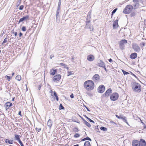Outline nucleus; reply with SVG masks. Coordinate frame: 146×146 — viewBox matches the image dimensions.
Returning a JSON list of instances; mask_svg holds the SVG:
<instances>
[{
	"label": "nucleus",
	"mask_w": 146,
	"mask_h": 146,
	"mask_svg": "<svg viewBox=\"0 0 146 146\" xmlns=\"http://www.w3.org/2000/svg\"><path fill=\"white\" fill-rule=\"evenodd\" d=\"M84 86L86 89L88 91L93 90L94 87V84L93 82L91 80H88L85 81Z\"/></svg>",
	"instance_id": "1"
},
{
	"label": "nucleus",
	"mask_w": 146,
	"mask_h": 146,
	"mask_svg": "<svg viewBox=\"0 0 146 146\" xmlns=\"http://www.w3.org/2000/svg\"><path fill=\"white\" fill-rule=\"evenodd\" d=\"M132 84V87L134 92L139 93L141 91V87L139 84L136 82H133Z\"/></svg>",
	"instance_id": "2"
},
{
	"label": "nucleus",
	"mask_w": 146,
	"mask_h": 146,
	"mask_svg": "<svg viewBox=\"0 0 146 146\" xmlns=\"http://www.w3.org/2000/svg\"><path fill=\"white\" fill-rule=\"evenodd\" d=\"M133 9H134V7L133 6L131 5H128L124 9L123 12L125 14H129Z\"/></svg>",
	"instance_id": "3"
},
{
	"label": "nucleus",
	"mask_w": 146,
	"mask_h": 146,
	"mask_svg": "<svg viewBox=\"0 0 146 146\" xmlns=\"http://www.w3.org/2000/svg\"><path fill=\"white\" fill-rule=\"evenodd\" d=\"M127 43V41L125 39H123L119 42V46L122 50L125 48V44Z\"/></svg>",
	"instance_id": "4"
},
{
	"label": "nucleus",
	"mask_w": 146,
	"mask_h": 146,
	"mask_svg": "<svg viewBox=\"0 0 146 146\" xmlns=\"http://www.w3.org/2000/svg\"><path fill=\"white\" fill-rule=\"evenodd\" d=\"M119 97V95L117 93H113L110 96V100L113 101H115L117 100Z\"/></svg>",
	"instance_id": "5"
},
{
	"label": "nucleus",
	"mask_w": 146,
	"mask_h": 146,
	"mask_svg": "<svg viewBox=\"0 0 146 146\" xmlns=\"http://www.w3.org/2000/svg\"><path fill=\"white\" fill-rule=\"evenodd\" d=\"M132 47L135 52H139L141 50L140 48L138 45L134 43L132 44Z\"/></svg>",
	"instance_id": "6"
},
{
	"label": "nucleus",
	"mask_w": 146,
	"mask_h": 146,
	"mask_svg": "<svg viewBox=\"0 0 146 146\" xmlns=\"http://www.w3.org/2000/svg\"><path fill=\"white\" fill-rule=\"evenodd\" d=\"M105 87L103 85H100L98 88V92L100 93H103L105 91Z\"/></svg>",
	"instance_id": "7"
},
{
	"label": "nucleus",
	"mask_w": 146,
	"mask_h": 146,
	"mask_svg": "<svg viewBox=\"0 0 146 146\" xmlns=\"http://www.w3.org/2000/svg\"><path fill=\"white\" fill-rule=\"evenodd\" d=\"M29 15H27L23 17L22 18H21L18 21V24H19L20 23L23 22L24 21H27L29 19Z\"/></svg>",
	"instance_id": "8"
},
{
	"label": "nucleus",
	"mask_w": 146,
	"mask_h": 146,
	"mask_svg": "<svg viewBox=\"0 0 146 146\" xmlns=\"http://www.w3.org/2000/svg\"><path fill=\"white\" fill-rule=\"evenodd\" d=\"M112 92V91L111 89L110 88H109L106 90L105 93L103 94V96L105 97H108Z\"/></svg>",
	"instance_id": "9"
},
{
	"label": "nucleus",
	"mask_w": 146,
	"mask_h": 146,
	"mask_svg": "<svg viewBox=\"0 0 146 146\" xmlns=\"http://www.w3.org/2000/svg\"><path fill=\"white\" fill-rule=\"evenodd\" d=\"M139 0H133V1L134 3V4L133 5L134 7V9L137 8L139 5Z\"/></svg>",
	"instance_id": "10"
},
{
	"label": "nucleus",
	"mask_w": 146,
	"mask_h": 146,
	"mask_svg": "<svg viewBox=\"0 0 146 146\" xmlns=\"http://www.w3.org/2000/svg\"><path fill=\"white\" fill-rule=\"evenodd\" d=\"M61 78V76L60 74L55 76L53 78V80L54 82H57L59 81Z\"/></svg>",
	"instance_id": "11"
},
{
	"label": "nucleus",
	"mask_w": 146,
	"mask_h": 146,
	"mask_svg": "<svg viewBox=\"0 0 146 146\" xmlns=\"http://www.w3.org/2000/svg\"><path fill=\"white\" fill-rule=\"evenodd\" d=\"M13 105V104L9 102H7L5 103L4 105V106L6 110H7L10 107H11Z\"/></svg>",
	"instance_id": "12"
},
{
	"label": "nucleus",
	"mask_w": 146,
	"mask_h": 146,
	"mask_svg": "<svg viewBox=\"0 0 146 146\" xmlns=\"http://www.w3.org/2000/svg\"><path fill=\"white\" fill-rule=\"evenodd\" d=\"M100 79L99 75L98 74H95L92 77V80L95 82H97Z\"/></svg>",
	"instance_id": "13"
},
{
	"label": "nucleus",
	"mask_w": 146,
	"mask_h": 146,
	"mask_svg": "<svg viewBox=\"0 0 146 146\" xmlns=\"http://www.w3.org/2000/svg\"><path fill=\"white\" fill-rule=\"evenodd\" d=\"M118 22V20H116L113 22V29H116L117 27H119Z\"/></svg>",
	"instance_id": "14"
},
{
	"label": "nucleus",
	"mask_w": 146,
	"mask_h": 146,
	"mask_svg": "<svg viewBox=\"0 0 146 146\" xmlns=\"http://www.w3.org/2000/svg\"><path fill=\"white\" fill-rule=\"evenodd\" d=\"M133 146H140L139 142L137 140H134L132 142Z\"/></svg>",
	"instance_id": "15"
},
{
	"label": "nucleus",
	"mask_w": 146,
	"mask_h": 146,
	"mask_svg": "<svg viewBox=\"0 0 146 146\" xmlns=\"http://www.w3.org/2000/svg\"><path fill=\"white\" fill-rule=\"evenodd\" d=\"M139 142L140 146H146V142L144 139H141Z\"/></svg>",
	"instance_id": "16"
},
{
	"label": "nucleus",
	"mask_w": 146,
	"mask_h": 146,
	"mask_svg": "<svg viewBox=\"0 0 146 146\" xmlns=\"http://www.w3.org/2000/svg\"><path fill=\"white\" fill-rule=\"evenodd\" d=\"M95 58L94 56L90 54L87 56V59L90 61H92L94 60Z\"/></svg>",
	"instance_id": "17"
},
{
	"label": "nucleus",
	"mask_w": 146,
	"mask_h": 146,
	"mask_svg": "<svg viewBox=\"0 0 146 146\" xmlns=\"http://www.w3.org/2000/svg\"><path fill=\"white\" fill-rule=\"evenodd\" d=\"M21 137V136L20 135L17 134H15V137L13 138L15 140H17L19 142L21 141L20 139Z\"/></svg>",
	"instance_id": "18"
},
{
	"label": "nucleus",
	"mask_w": 146,
	"mask_h": 146,
	"mask_svg": "<svg viewBox=\"0 0 146 146\" xmlns=\"http://www.w3.org/2000/svg\"><path fill=\"white\" fill-rule=\"evenodd\" d=\"M53 94H51V96L53 97V96H54L55 97V99L57 101H58L59 100V98L57 96V94L56 92L55 91H54L53 92ZM54 99H55V98H54Z\"/></svg>",
	"instance_id": "19"
},
{
	"label": "nucleus",
	"mask_w": 146,
	"mask_h": 146,
	"mask_svg": "<svg viewBox=\"0 0 146 146\" xmlns=\"http://www.w3.org/2000/svg\"><path fill=\"white\" fill-rule=\"evenodd\" d=\"M137 56V54L135 52L131 54L130 55V58L131 59H135Z\"/></svg>",
	"instance_id": "20"
},
{
	"label": "nucleus",
	"mask_w": 146,
	"mask_h": 146,
	"mask_svg": "<svg viewBox=\"0 0 146 146\" xmlns=\"http://www.w3.org/2000/svg\"><path fill=\"white\" fill-rule=\"evenodd\" d=\"M52 124V120L49 119L47 123V125L50 128Z\"/></svg>",
	"instance_id": "21"
},
{
	"label": "nucleus",
	"mask_w": 146,
	"mask_h": 146,
	"mask_svg": "<svg viewBox=\"0 0 146 146\" xmlns=\"http://www.w3.org/2000/svg\"><path fill=\"white\" fill-rule=\"evenodd\" d=\"M57 72V70L56 69H54L51 70L50 71V74L52 75H54L56 72Z\"/></svg>",
	"instance_id": "22"
},
{
	"label": "nucleus",
	"mask_w": 146,
	"mask_h": 146,
	"mask_svg": "<svg viewBox=\"0 0 146 146\" xmlns=\"http://www.w3.org/2000/svg\"><path fill=\"white\" fill-rule=\"evenodd\" d=\"M98 66L99 67H102L106 65L104 62L101 60H100L99 62L98 63Z\"/></svg>",
	"instance_id": "23"
},
{
	"label": "nucleus",
	"mask_w": 146,
	"mask_h": 146,
	"mask_svg": "<svg viewBox=\"0 0 146 146\" xmlns=\"http://www.w3.org/2000/svg\"><path fill=\"white\" fill-rule=\"evenodd\" d=\"M5 142L6 143H8L9 144H12L14 142L13 140H9L8 139H6L5 140Z\"/></svg>",
	"instance_id": "24"
},
{
	"label": "nucleus",
	"mask_w": 146,
	"mask_h": 146,
	"mask_svg": "<svg viewBox=\"0 0 146 146\" xmlns=\"http://www.w3.org/2000/svg\"><path fill=\"white\" fill-rule=\"evenodd\" d=\"M84 146H91L90 142L88 141H86L84 143Z\"/></svg>",
	"instance_id": "25"
},
{
	"label": "nucleus",
	"mask_w": 146,
	"mask_h": 146,
	"mask_svg": "<svg viewBox=\"0 0 146 146\" xmlns=\"http://www.w3.org/2000/svg\"><path fill=\"white\" fill-rule=\"evenodd\" d=\"M84 116L86 117V119H87L88 120H89L91 122L93 123H94V121L92 120L91 119H90L86 115H84Z\"/></svg>",
	"instance_id": "26"
},
{
	"label": "nucleus",
	"mask_w": 146,
	"mask_h": 146,
	"mask_svg": "<svg viewBox=\"0 0 146 146\" xmlns=\"http://www.w3.org/2000/svg\"><path fill=\"white\" fill-rule=\"evenodd\" d=\"M86 140H89L91 141H92L91 139L89 137H86L82 139V141H84Z\"/></svg>",
	"instance_id": "27"
},
{
	"label": "nucleus",
	"mask_w": 146,
	"mask_h": 146,
	"mask_svg": "<svg viewBox=\"0 0 146 146\" xmlns=\"http://www.w3.org/2000/svg\"><path fill=\"white\" fill-rule=\"evenodd\" d=\"M122 119L123 120V121L125 122L127 124H128V122L127 121L126 118V117L124 116L123 117H122L121 119Z\"/></svg>",
	"instance_id": "28"
},
{
	"label": "nucleus",
	"mask_w": 146,
	"mask_h": 146,
	"mask_svg": "<svg viewBox=\"0 0 146 146\" xmlns=\"http://www.w3.org/2000/svg\"><path fill=\"white\" fill-rule=\"evenodd\" d=\"M86 25L85 27V28L86 29H88L90 26L91 25L90 24V23H86Z\"/></svg>",
	"instance_id": "29"
},
{
	"label": "nucleus",
	"mask_w": 146,
	"mask_h": 146,
	"mask_svg": "<svg viewBox=\"0 0 146 146\" xmlns=\"http://www.w3.org/2000/svg\"><path fill=\"white\" fill-rule=\"evenodd\" d=\"M91 19V17H87L86 23H90V21H90Z\"/></svg>",
	"instance_id": "30"
},
{
	"label": "nucleus",
	"mask_w": 146,
	"mask_h": 146,
	"mask_svg": "<svg viewBox=\"0 0 146 146\" xmlns=\"http://www.w3.org/2000/svg\"><path fill=\"white\" fill-rule=\"evenodd\" d=\"M15 79L18 81H20V80L21 79V76L19 75H17L16 76Z\"/></svg>",
	"instance_id": "31"
},
{
	"label": "nucleus",
	"mask_w": 146,
	"mask_h": 146,
	"mask_svg": "<svg viewBox=\"0 0 146 146\" xmlns=\"http://www.w3.org/2000/svg\"><path fill=\"white\" fill-rule=\"evenodd\" d=\"M100 129L101 130L104 131H106L107 130V129L106 128L103 126L101 127Z\"/></svg>",
	"instance_id": "32"
},
{
	"label": "nucleus",
	"mask_w": 146,
	"mask_h": 146,
	"mask_svg": "<svg viewBox=\"0 0 146 146\" xmlns=\"http://www.w3.org/2000/svg\"><path fill=\"white\" fill-rule=\"evenodd\" d=\"M84 123L88 127H90L91 126V125L89 123L87 122V121H85Z\"/></svg>",
	"instance_id": "33"
},
{
	"label": "nucleus",
	"mask_w": 146,
	"mask_h": 146,
	"mask_svg": "<svg viewBox=\"0 0 146 146\" xmlns=\"http://www.w3.org/2000/svg\"><path fill=\"white\" fill-rule=\"evenodd\" d=\"M64 108L63 107V106H62V104H60L59 105V109L60 110H64Z\"/></svg>",
	"instance_id": "34"
},
{
	"label": "nucleus",
	"mask_w": 146,
	"mask_h": 146,
	"mask_svg": "<svg viewBox=\"0 0 146 146\" xmlns=\"http://www.w3.org/2000/svg\"><path fill=\"white\" fill-rule=\"evenodd\" d=\"M136 15V13L134 12H132L130 14V15L131 17H134V16H135Z\"/></svg>",
	"instance_id": "35"
},
{
	"label": "nucleus",
	"mask_w": 146,
	"mask_h": 146,
	"mask_svg": "<svg viewBox=\"0 0 146 146\" xmlns=\"http://www.w3.org/2000/svg\"><path fill=\"white\" fill-rule=\"evenodd\" d=\"M73 131L76 133L79 131V130L77 127H75L73 129Z\"/></svg>",
	"instance_id": "36"
},
{
	"label": "nucleus",
	"mask_w": 146,
	"mask_h": 146,
	"mask_svg": "<svg viewBox=\"0 0 146 146\" xmlns=\"http://www.w3.org/2000/svg\"><path fill=\"white\" fill-rule=\"evenodd\" d=\"M117 8H116L114 9L113 10V11H112V12L111 13V16H113V14L115 13V12H116V11H117Z\"/></svg>",
	"instance_id": "37"
},
{
	"label": "nucleus",
	"mask_w": 146,
	"mask_h": 146,
	"mask_svg": "<svg viewBox=\"0 0 146 146\" xmlns=\"http://www.w3.org/2000/svg\"><path fill=\"white\" fill-rule=\"evenodd\" d=\"M140 45L141 48H143L145 45V42H142L140 43Z\"/></svg>",
	"instance_id": "38"
},
{
	"label": "nucleus",
	"mask_w": 146,
	"mask_h": 146,
	"mask_svg": "<svg viewBox=\"0 0 146 146\" xmlns=\"http://www.w3.org/2000/svg\"><path fill=\"white\" fill-rule=\"evenodd\" d=\"M80 136V135L78 133H76L74 136V137L77 138Z\"/></svg>",
	"instance_id": "39"
},
{
	"label": "nucleus",
	"mask_w": 146,
	"mask_h": 146,
	"mask_svg": "<svg viewBox=\"0 0 146 146\" xmlns=\"http://www.w3.org/2000/svg\"><path fill=\"white\" fill-rule=\"evenodd\" d=\"M59 64L60 65H61V66L63 67L64 68H66V66H67V65H66L65 64H64L63 63H60Z\"/></svg>",
	"instance_id": "40"
},
{
	"label": "nucleus",
	"mask_w": 146,
	"mask_h": 146,
	"mask_svg": "<svg viewBox=\"0 0 146 146\" xmlns=\"http://www.w3.org/2000/svg\"><path fill=\"white\" fill-rule=\"evenodd\" d=\"M88 29H90V31H92L94 29V27L92 25H91L90 26Z\"/></svg>",
	"instance_id": "41"
},
{
	"label": "nucleus",
	"mask_w": 146,
	"mask_h": 146,
	"mask_svg": "<svg viewBox=\"0 0 146 146\" xmlns=\"http://www.w3.org/2000/svg\"><path fill=\"white\" fill-rule=\"evenodd\" d=\"M122 72H123V74H124V75H127L129 74V73H128L123 70H122Z\"/></svg>",
	"instance_id": "42"
},
{
	"label": "nucleus",
	"mask_w": 146,
	"mask_h": 146,
	"mask_svg": "<svg viewBox=\"0 0 146 146\" xmlns=\"http://www.w3.org/2000/svg\"><path fill=\"white\" fill-rule=\"evenodd\" d=\"M21 30L23 31H25L26 30V27L25 26H23L21 28Z\"/></svg>",
	"instance_id": "43"
},
{
	"label": "nucleus",
	"mask_w": 146,
	"mask_h": 146,
	"mask_svg": "<svg viewBox=\"0 0 146 146\" xmlns=\"http://www.w3.org/2000/svg\"><path fill=\"white\" fill-rule=\"evenodd\" d=\"M110 123L112 125H116L117 124L113 121H110Z\"/></svg>",
	"instance_id": "44"
},
{
	"label": "nucleus",
	"mask_w": 146,
	"mask_h": 146,
	"mask_svg": "<svg viewBox=\"0 0 146 146\" xmlns=\"http://www.w3.org/2000/svg\"><path fill=\"white\" fill-rule=\"evenodd\" d=\"M73 72L70 71L69 72L68 71V76H70L73 73H72Z\"/></svg>",
	"instance_id": "45"
},
{
	"label": "nucleus",
	"mask_w": 146,
	"mask_h": 146,
	"mask_svg": "<svg viewBox=\"0 0 146 146\" xmlns=\"http://www.w3.org/2000/svg\"><path fill=\"white\" fill-rule=\"evenodd\" d=\"M92 11H90L88 13L87 17H91V15Z\"/></svg>",
	"instance_id": "46"
},
{
	"label": "nucleus",
	"mask_w": 146,
	"mask_h": 146,
	"mask_svg": "<svg viewBox=\"0 0 146 146\" xmlns=\"http://www.w3.org/2000/svg\"><path fill=\"white\" fill-rule=\"evenodd\" d=\"M7 38H5L4 39L3 41L2 44H4L5 43H6L7 41Z\"/></svg>",
	"instance_id": "47"
},
{
	"label": "nucleus",
	"mask_w": 146,
	"mask_h": 146,
	"mask_svg": "<svg viewBox=\"0 0 146 146\" xmlns=\"http://www.w3.org/2000/svg\"><path fill=\"white\" fill-rule=\"evenodd\" d=\"M24 7V6L23 5H21L19 7V9L20 10H22L23 9Z\"/></svg>",
	"instance_id": "48"
},
{
	"label": "nucleus",
	"mask_w": 146,
	"mask_h": 146,
	"mask_svg": "<svg viewBox=\"0 0 146 146\" xmlns=\"http://www.w3.org/2000/svg\"><path fill=\"white\" fill-rule=\"evenodd\" d=\"M35 129L36 131H37L38 132H40V130H41V128H37V127H36L35 128Z\"/></svg>",
	"instance_id": "49"
},
{
	"label": "nucleus",
	"mask_w": 146,
	"mask_h": 146,
	"mask_svg": "<svg viewBox=\"0 0 146 146\" xmlns=\"http://www.w3.org/2000/svg\"><path fill=\"white\" fill-rule=\"evenodd\" d=\"M60 11H56V17H57L58 16H59V13Z\"/></svg>",
	"instance_id": "50"
},
{
	"label": "nucleus",
	"mask_w": 146,
	"mask_h": 146,
	"mask_svg": "<svg viewBox=\"0 0 146 146\" xmlns=\"http://www.w3.org/2000/svg\"><path fill=\"white\" fill-rule=\"evenodd\" d=\"M6 77H7V78L8 79V80L9 81L10 80V79H11V76H5Z\"/></svg>",
	"instance_id": "51"
},
{
	"label": "nucleus",
	"mask_w": 146,
	"mask_h": 146,
	"mask_svg": "<svg viewBox=\"0 0 146 146\" xmlns=\"http://www.w3.org/2000/svg\"><path fill=\"white\" fill-rule=\"evenodd\" d=\"M61 4V0H59L58 5V6L60 7Z\"/></svg>",
	"instance_id": "52"
},
{
	"label": "nucleus",
	"mask_w": 146,
	"mask_h": 146,
	"mask_svg": "<svg viewBox=\"0 0 146 146\" xmlns=\"http://www.w3.org/2000/svg\"><path fill=\"white\" fill-rule=\"evenodd\" d=\"M19 143L20 144L21 146H24V145L22 142V141H20L19 142Z\"/></svg>",
	"instance_id": "53"
},
{
	"label": "nucleus",
	"mask_w": 146,
	"mask_h": 146,
	"mask_svg": "<svg viewBox=\"0 0 146 146\" xmlns=\"http://www.w3.org/2000/svg\"><path fill=\"white\" fill-rule=\"evenodd\" d=\"M12 33L14 34V35H15V38H16V36H17V32H13Z\"/></svg>",
	"instance_id": "54"
},
{
	"label": "nucleus",
	"mask_w": 146,
	"mask_h": 146,
	"mask_svg": "<svg viewBox=\"0 0 146 146\" xmlns=\"http://www.w3.org/2000/svg\"><path fill=\"white\" fill-rule=\"evenodd\" d=\"M115 115L117 118H118V119H121L122 117L121 116H119L118 115H116V114Z\"/></svg>",
	"instance_id": "55"
},
{
	"label": "nucleus",
	"mask_w": 146,
	"mask_h": 146,
	"mask_svg": "<svg viewBox=\"0 0 146 146\" xmlns=\"http://www.w3.org/2000/svg\"><path fill=\"white\" fill-rule=\"evenodd\" d=\"M42 86V85L41 84H40L38 86V90H40V89L41 88Z\"/></svg>",
	"instance_id": "56"
},
{
	"label": "nucleus",
	"mask_w": 146,
	"mask_h": 146,
	"mask_svg": "<svg viewBox=\"0 0 146 146\" xmlns=\"http://www.w3.org/2000/svg\"><path fill=\"white\" fill-rule=\"evenodd\" d=\"M70 97L71 98H74V94H73L72 93L70 95Z\"/></svg>",
	"instance_id": "57"
},
{
	"label": "nucleus",
	"mask_w": 146,
	"mask_h": 146,
	"mask_svg": "<svg viewBox=\"0 0 146 146\" xmlns=\"http://www.w3.org/2000/svg\"><path fill=\"white\" fill-rule=\"evenodd\" d=\"M60 7L58 6L57 11H60Z\"/></svg>",
	"instance_id": "58"
},
{
	"label": "nucleus",
	"mask_w": 146,
	"mask_h": 146,
	"mask_svg": "<svg viewBox=\"0 0 146 146\" xmlns=\"http://www.w3.org/2000/svg\"><path fill=\"white\" fill-rule=\"evenodd\" d=\"M21 111H19L18 113V115H20L21 116H22V115L21 114Z\"/></svg>",
	"instance_id": "59"
},
{
	"label": "nucleus",
	"mask_w": 146,
	"mask_h": 146,
	"mask_svg": "<svg viewBox=\"0 0 146 146\" xmlns=\"http://www.w3.org/2000/svg\"><path fill=\"white\" fill-rule=\"evenodd\" d=\"M102 68H103L106 72L107 71V69L106 68V65L102 67Z\"/></svg>",
	"instance_id": "60"
},
{
	"label": "nucleus",
	"mask_w": 146,
	"mask_h": 146,
	"mask_svg": "<svg viewBox=\"0 0 146 146\" xmlns=\"http://www.w3.org/2000/svg\"><path fill=\"white\" fill-rule=\"evenodd\" d=\"M109 61L110 62H113V60L111 58H110L108 59Z\"/></svg>",
	"instance_id": "61"
},
{
	"label": "nucleus",
	"mask_w": 146,
	"mask_h": 146,
	"mask_svg": "<svg viewBox=\"0 0 146 146\" xmlns=\"http://www.w3.org/2000/svg\"><path fill=\"white\" fill-rule=\"evenodd\" d=\"M23 35V33H22L20 32L19 34V37H21Z\"/></svg>",
	"instance_id": "62"
},
{
	"label": "nucleus",
	"mask_w": 146,
	"mask_h": 146,
	"mask_svg": "<svg viewBox=\"0 0 146 146\" xmlns=\"http://www.w3.org/2000/svg\"><path fill=\"white\" fill-rule=\"evenodd\" d=\"M85 108H86V110H87L88 111H90V110L88 109V108L86 106H85Z\"/></svg>",
	"instance_id": "63"
},
{
	"label": "nucleus",
	"mask_w": 146,
	"mask_h": 146,
	"mask_svg": "<svg viewBox=\"0 0 146 146\" xmlns=\"http://www.w3.org/2000/svg\"><path fill=\"white\" fill-rule=\"evenodd\" d=\"M143 129H145L146 128V125L145 124H144V125H143Z\"/></svg>",
	"instance_id": "64"
}]
</instances>
